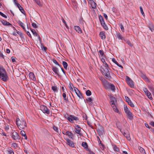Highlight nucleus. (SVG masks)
I'll return each mask as SVG.
<instances>
[{
    "mask_svg": "<svg viewBox=\"0 0 154 154\" xmlns=\"http://www.w3.org/2000/svg\"><path fill=\"white\" fill-rule=\"evenodd\" d=\"M20 134L22 136H23V139H27V136L25 134V132L24 131H21L20 132Z\"/></svg>",
    "mask_w": 154,
    "mask_h": 154,
    "instance_id": "obj_26",
    "label": "nucleus"
},
{
    "mask_svg": "<svg viewBox=\"0 0 154 154\" xmlns=\"http://www.w3.org/2000/svg\"><path fill=\"white\" fill-rule=\"evenodd\" d=\"M120 131L122 133L124 136L128 140H130L131 138L128 132V131H122L121 129H120Z\"/></svg>",
    "mask_w": 154,
    "mask_h": 154,
    "instance_id": "obj_12",
    "label": "nucleus"
},
{
    "mask_svg": "<svg viewBox=\"0 0 154 154\" xmlns=\"http://www.w3.org/2000/svg\"><path fill=\"white\" fill-rule=\"evenodd\" d=\"M115 99V98L112 96L111 97L110 101V104L112 107H113V106H115V104L114 103V100Z\"/></svg>",
    "mask_w": 154,
    "mask_h": 154,
    "instance_id": "obj_19",
    "label": "nucleus"
},
{
    "mask_svg": "<svg viewBox=\"0 0 154 154\" xmlns=\"http://www.w3.org/2000/svg\"><path fill=\"white\" fill-rule=\"evenodd\" d=\"M51 89L54 93H57L58 91V88L55 85L51 87Z\"/></svg>",
    "mask_w": 154,
    "mask_h": 154,
    "instance_id": "obj_20",
    "label": "nucleus"
},
{
    "mask_svg": "<svg viewBox=\"0 0 154 154\" xmlns=\"http://www.w3.org/2000/svg\"><path fill=\"white\" fill-rule=\"evenodd\" d=\"M125 99L126 101L128 103V102H130L131 101L130 99L127 96L125 97Z\"/></svg>",
    "mask_w": 154,
    "mask_h": 154,
    "instance_id": "obj_61",
    "label": "nucleus"
},
{
    "mask_svg": "<svg viewBox=\"0 0 154 154\" xmlns=\"http://www.w3.org/2000/svg\"><path fill=\"white\" fill-rule=\"evenodd\" d=\"M0 58H4V56L3 55L2 53L0 51Z\"/></svg>",
    "mask_w": 154,
    "mask_h": 154,
    "instance_id": "obj_63",
    "label": "nucleus"
},
{
    "mask_svg": "<svg viewBox=\"0 0 154 154\" xmlns=\"http://www.w3.org/2000/svg\"><path fill=\"white\" fill-rule=\"evenodd\" d=\"M63 97V98L64 100L65 101L66 103H67L68 101V99L67 97H66V95L65 93H64L63 94H62Z\"/></svg>",
    "mask_w": 154,
    "mask_h": 154,
    "instance_id": "obj_29",
    "label": "nucleus"
},
{
    "mask_svg": "<svg viewBox=\"0 0 154 154\" xmlns=\"http://www.w3.org/2000/svg\"><path fill=\"white\" fill-rule=\"evenodd\" d=\"M116 36L119 39L125 41V39L122 36V35L119 32H117Z\"/></svg>",
    "mask_w": 154,
    "mask_h": 154,
    "instance_id": "obj_15",
    "label": "nucleus"
},
{
    "mask_svg": "<svg viewBox=\"0 0 154 154\" xmlns=\"http://www.w3.org/2000/svg\"><path fill=\"white\" fill-rule=\"evenodd\" d=\"M108 68V67L103 65L101 66L100 69L101 72L106 78L107 79H110L111 77Z\"/></svg>",
    "mask_w": 154,
    "mask_h": 154,
    "instance_id": "obj_2",
    "label": "nucleus"
},
{
    "mask_svg": "<svg viewBox=\"0 0 154 154\" xmlns=\"http://www.w3.org/2000/svg\"><path fill=\"white\" fill-rule=\"evenodd\" d=\"M62 64L64 69L66 70L67 69L68 66L67 63L65 61H63L62 62Z\"/></svg>",
    "mask_w": 154,
    "mask_h": 154,
    "instance_id": "obj_31",
    "label": "nucleus"
},
{
    "mask_svg": "<svg viewBox=\"0 0 154 154\" xmlns=\"http://www.w3.org/2000/svg\"><path fill=\"white\" fill-rule=\"evenodd\" d=\"M40 109L44 113H46L47 114H49L50 113V111L49 109H48L47 107L41 105L40 106Z\"/></svg>",
    "mask_w": 154,
    "mask_h": 154,
    "instance_id": "obj_7",
    "label": "nucleus"
},
{
    "mask_svg": "<svg viewBox=\"0 0 154 154\" xmlns=\"http://www.w3.org/2000/svg\"><path fill=\"white\" fill-rule=\"evenodd\" d=\"M113 149L115 151L117 152H119V148L116 145H114L113 146Z\"/></svg>",
    "mask_w": 154,
    "mask_h": 154,
    "instance_id": "obj_36",
    "label": "nucleus"
},
{
    "mask_svg": "<svg viewBox=\"0 0 154 154\" xmlns=\"http://www.w3.org/2000/svg\"><path fill=\"white\" fill-rule=\"evenodd\" d=\"M99 55L103 56L104 54V53L103 50H100L99 51Z\"/></svg>",
    "mask_w": 154,
    "mask_h": 154,
    "instance_id": "obj_58",
    "label": "nucleus"
},
{
    "mask_svg": "<svg viewBox=\"0 0 154 154\" xmlns=\"http://www.w3.org/2000/svg\"><path fill=\"white\" fill-rule=\"evenodd\" d=\"M30 30L32 32V33L35 36L37 37L40 40V37L39 35L37 33V32H36L35 30L34 29H30Z\"/></svg>",
    "mask_w": 154,
    "mask_h": 154,
    "instance_id": "obj_17",
    "label": "nucleus"
},
{
    "mask_svg": "<svg viewBox=\"0 0 154 154\" xmlns=\"http://www.w3.org/2000/svg\"><path fill=\"white\" fill-rule=\"evenodd\" d=\"M78 91L79 93L77 94V96L79 98L82 99L83 97L82 94L80 93L79 91Z\"/></svg>",
    "mask_w": 154,
    "mask_h": 154,
    "instance_id": "obj_46",
    "label": "nucleus"
},
{
    "mask_svg": "<svg viewBox=\"0 0 154 154\" xmlns=\"http://www.w3.org/2000/svg\"><path fill=\"white\" fill-rule=\"evenodd\" d=\"M86 100L89 102L91 105L92 104L93 100L91 97H88L87 99H86Z\"/></svg>",
    "mask_w": 154,
    "mask_h": 154,
    "instance_id": "obj_34",
    "label": "nucleus"
},
{
    "mask_svg": "<svg viewBox=\"0 0 154 154\" xmlns=\"http://www.w3.org/2000/svg\"><path fill=\"white\" fill-rule=\"evenodd\" d=\"M101 60L102 62L103 63V64L105 65V66H107V67H108V65L104 59L103 58H102L101 59Z\"/></svg>",
    "mask_w": 154,
    "mask_h": 154,
    "instance_id": "obj_43",
    "label": "nucleus"
},
{
    "mask_svg": "<svg viewBox=\"0 0 154 154\" xmlns=\"http://www.w3.org/2000/svg\"><path fill=\"white\" fill-rule=\"evenodd\" d=\"M66 143L67 144H68L69 147L72 148L75 147L74 143L72 141L68 138L66 139Z\"/></svg>",
    "mask_w": 154,
    "mask_h": 154,
    "instance_id": "obj_11",
    "label": "nucleus"
},
{
    "mask_svg": "<svg viewBox=\"0 0 154 154\" xmlns=\"http://www.w3.org/2000/svg\"><path fill=\"white\" fill-rule=\"evenodd\" d=\"M1 22L2 24L4 26H8L11 25L10 23L4 20H1Z\"/></svg>",
    "mask_w": 154,
    "mask_h": 154,
    "instance_id": "obj_18",
    "label": "nucleus"
},
{
    "mask_svg": "<svg viewBox=\"0 0 154 154\" xmlns=\"http://www.w3.org/2000/svg\"><path fill=\"white\" fill-rule=\"evenodd\" d=\"M140 10L141 13L142 14V15H143V16H144V13L143 12V8H142V7H141V6H140Z\"/></svg>",
    "mask_w": 154,
    "mask_h": 154,
    "instance_id": "obj_53",
    "label": "nucleus"
},
{
    "mask_svg": "<svg viewBox=\"0 0 154 154\" xmlns=\"http://www.w3.org/2000/svg\"><path fill=\"white\" fill-rule=\"evenodd\" d=\"M149 28L152 32H153L154 30V27L152 24H151V26H149Z\"/></svg>",
    "mask_w": 154,
    "mask_h": 154,
    "instance_id": "obj_48",
    "label": "nucleus"
},
{
    "mask_svg": "<svg viewBox=\"0 0 154 154\" xmlns=\"http://www.w3.org/2000/svg\"><path fill=\"white\" fill-rule=\"evenodd\" d=\"M52 61L55 64L58 66L60 67H61V66L59 65V64L58 63V62L55 59H52Z\"/></svg>",
    "mask_w": 154,
    "mask_h": 154,
    "instance_id": "obj_42",
    "label": "nucleus"
},
{
    "mask_svg": "<svg viewBox=\"0 0 154 154\" xmlns=\"http://www.w3.org/2000/svg\"><path fill=\"white\" fill-rule=\"evenodd\" d=\"M141 77L143 79L145 80H147L148 79L146 76L143 74L142 75Z\"/></svg>",
    "mask_w": 154,
    "mask_h": 154,
    "instance_id": "obj_60",
    "label": "nucleus"
},
{
    "mask_svg": "<svg viewBox=\"0 0 154 154\" xmlns=\"http://www.w3.org/2000/svg\"><path fill=\"white\" fill-rule=\"evenodd\" d=\"M113 108V110L116 112L117 113L119 112V110L116 106L115 105L113 106V107H112Z\"/></svg>",
    "mask_w": 154,
    "mask_h": 154,
    "instance_id": "obj_38",
    "label": "nucleus"
},
{
    "mask_svg": "<svg viewBox=\"0 0 154 154\" xmlns=\"http://www.w3.org/2000/svg\"><path fill=\"white\" fill-rule=\"evenodd\" d=\"M149 124L152 127H154V122L152 121L151 122L149 123Z\"/></svg>",
    "mask_w": 154,
    "mask_h": 154,
    "instance_id": "obj_64",
    "label": "nucleus"
},
{
    "mask_svg": "<svg viewBox=\"0 0 154 154\" xmlns=\"http://www.w3.org/2000/svg\"><path fill=\"white\" fill-rule=\"evenodd\" d=\"M143 91L145 92V94L148 97L150 100H152V95L149 92V91L146 88H143Z\"/></svg>",
    "mask_w": 154,
    "mask_h": 154,
    "instance_id": "obj_10",
    "label": "nucleus"
},
{
    "mask_svg": "<svg viewBox=\"0 0 154 154\" xmlns=\"http://www.w3.org/2000/svg\"><path fill=\"white\" fill-rule=\"evenodd\" d=\"M8 154H14L13 150L11 149H9L7 150Z\"/></svg>",
    "mask_w": 154,
    "mask_h": 154,
    "instance_id": "obj_40",
    "label": "nucleus"
},
{
    "mask_svg": "<svg viewBox=\"0 0 154 154\" xmlns=\"http://www.w3.org/2000/svg\"><path fill=\"white\" fill-rule=\"evenodd\" d=\"M5 129L7 131L9 129V126L8 125H5L4 127Z\"/></svg>",
    "mask_w": 154,
    "mask_h": 154,
    "instance_id": "obj_52",
    "label": "nucleus"
},
{
    "mask_svg": "<svg viewBox=\"0 0 154 154\" xmlns=\"http://www.w3.org/2000/svg\"><path fill=\"white\" fill-rule=\"evenodd\" d=\"M128 103L132 107H134V105L131 100L130 102H128Z\"/></svg>",
    "mask_w": 154,
    "mask_h": 154,
    "instance_id": "obj_49",
    "label": "nucleus"
},
{
    "mask_svg": "<svg viewBox=\"0 0 154 154\" xmlns=\"http://www.w3.org/2000/svg\"><path fill=\"white\" fill-rule=\"evenodd\" d=\"M12 145L13 147H14V148H16L18 147L17 144L16 143H13L12 144Z\"/></svg>",
    "mask_w": 154,
    "mask_h": 154,
    "instance_id": "obj_55",
    "label": "nucleus"
},
{
    "mask_svg": "<svg viewBox=\"0 0 154 154\" xmlns=\"http://www.w3.org/2000/svg\"><path fill=\"white\" fill-rule=\"evenodd\" d=\"M20 137L19 135L17 132L15 131H13L12 134V138L13 140H16L20 139Z\"/></svg>",
    "mask_w": 154,
    "mask_h": 154,
    "instance_id": "obj_9",
    "label": "nucleus"
},
{
    "mask_svg": "<svg viewBox=\"0 0 154 154\" xmlns=\"http://www.w3.org/2000/svg\"><path fill=\"white\" fill-rule=\"evenodd\" d=\"M18 8L22 13L23 14H25V11L22 7L21 6L19 8Z\"/></svg>",
    "mask_w": 154,
    "mask_h": 154,
    "instance_id": "obj_44",
    "label": "nucleus"
},
{
    "mask_svg": "<svg viewBox=\"0 0 154 154\" xmlns=\"http://www.w3.org/2000/svg\"><path fill=\"white\" fill-rule=\"evenodd\" d=\"M62 21L63 23L65 24L66 27L67 29H68L69 27H68V26H67V25L66 21H65V20L63 18L62 19Z\"/></svg>",
    "mask_w": 154,
    "mask_h": 154,
    "instance_id": "obj_47",
    "label": "nucleus"
},
{
    "mask_svg": "<svg viewBox=\"0 0 154 154\" xmlns=\"http://www.w3.org/2000/svg\"><path fill=\"white\" fill-rule=\"evenodd\" d=\"M99 35L102 39H104L106 38L105 33L104 31L100 32L99 34Z\"/></svg>",
    "mask_w": 154,
    "mask_h": 154,
    "instance_id": "obj_16",
    "label": "nucleus"
},
{
    "mask_svg": "<svg viewBox=\"0 0 154 154\" xmlns=\"http://www.w3.org/2000/svg\"><path fill=\"white\" fill-rule=\"evenodd\" d=\"M69 87L70 90L71 91H73V89L72 88V85L73 86V85H72V84L70 83H69Z\"/></svg>",
    "mask_w": 154,
    "mask_h": 154,
    "instance_id": "obj_62",
    "label": "nucleus"
},
{
    "mask_svg": "<svg viewBox=\"0 0 154 154\" xmlns=\"http://www.w3.org/2000/svg\"><path fill=\"white\" fill-rule=\"evenodd\" d=\"M18 23L19 25L24 30H25V28L23 26L24 24L20 20L18 21Z\"/></svg>",
    "mask_w": 154,
    "mask_h": 154,
    "instance_id": "obj_32",
    "label": "nucleus"
},
{
    "mask_svg": "<svg viewBox=\"0 0 154 154\" xmlns=\"http://www.w3.org/2000/svg\"><path fill=\"white\" fill-rule=\"evenodd\" d=\"M108 84H109L108 85L110 89L111 90H112V91H115V89L114 85L113 84H112L110 83H109Z\"/></svg>",
    "mask_w": 154,
    "mask_h": 154,
    "instance_id": "obj_25",
    "label": "nucleus"
},
{
    "mask_svg": "<svg viewBox=\"0 0 154 154\" xmlns=\"http://www.w3.org/2000/svg\"><path fill=\"white\" fill-rule=\"evenodd\" d=\"M75 29L78 33H81L82 32V31L80 28V27L78 26H75Z\"/></svg>",
    "mask_w": 154,
    "mask_h": 154,
    "instance_id": "obj_22",
    "label": "nucleus"
},
{
    "mask_svg": "<svg viewBox=\"0 0 154 154\" xmlns=\"http://www.w3.org/2000/svg\"><path fill=\"white\" fill-rule=\"evenodd\" d=\"M52 70L57 75L59 76V71L57 67L53 66H52Z\"/></svg>",
    "mask_w": 154,
    "mask_h": 154,
    "instance_id": "obj_14",
    "label": "nucleus"
},
{
    "mask_svg": "<svg viewBox=\"0 0 154 154\" xmlns=\"http://www.w3.org/2000/svg\"><path fill=\"white\" fill-rule=\"evenodd\" d=\"M0 134L1 135L3 136H5V137H7L8 136V135H7L3 131V130H2V131H1Z\"/></svg>",
    "mask_w": 154,
    "mask_h": 154,
    "instance_id": "obj_51",
    "label": "nucleus"
},
{
    "mask_svg": "<svg viewBox=\"0 0 154 154\" xmlns=\"http://www.w3.org/2000/svg\"><path fill=\"white\" fill-rule=\"evenodd\" d=\"M100 23L102 26L106 30H107L108 29V28L106 24L104 21L103 22L101 23Z\"/></svg>",
    "mask_w": 154,
    "mask_h": 154,
    "instance_id": "obj_27",
    "label": "nucleus"
},
{
    "mask_svg": "<svg viewBox=\"0 0 154 154\" xmlns=\"http://www.w3.org/2000/svg\"><path fill=\"white\" fill-rule=\"evenodd\" d=\"M112 61L113 63H115L117 66L119 67H121L122 68H123V66L121 65H120L114 58H112Z\"/></svg>",
    "mask_w": 154,
    "mask_h": 154,
    "instance_id": "obj_28",
    "label": "nucleus"
},
{
    "mask_svg": "<svg viewBox=\"0 0 154 154\" xmlns=\"http://www.w3.org/2000/svg\"><path fill=\"white\" fill-rule=\"evenodd\" d=\"M0 79L5 82L9 80V78L6 70L0 74Z\"/></svg>",
    "mask_w": 154,
    "mask_h": 154,
    "instance_id": "obj_4",
    "label": "nucleus"
},
{
    "mask_svg": "<svg viewBox=\"0 0 154 154\" xmlns=\"http://www.w3.org/2000/svg\"><path fill=\"white\" fill-rule=\"evenodd\" d=\"M39 6H41L42 4L40 0H33Z\"/></svg>",
    "mask_w": 154,
    "mask_h": 154,
    "instance_id": "obj_35",
    "label": "nucleus"
},
{
    "mask_svg": "<svg viewBox=\"0 0 154 154\" xmlns=\"http://www.w3.org/2000/svg\"><path fill=\"white\" fill-rule=\"evenodd\" d=\"M87 123L88 126L92 128H93V126L92 125L91 123L89 121H87Z\"/></svg>",
    "mask_w": 154,
    "mask_h": 154,
    "instance_id": "obj_54",
    "label": "nucleus"
},
{
    "mask_svg": "<svg viewBox=\"0 0 154 154\" xmlns=\"http://www.w3.org/2000/svg\"><path fill=\"white\" fill-rule=\"evenodd\" d=\"M126 42V43L129 45L131 47H132L133 46V45L131 43L130 41L129 40H125L124 41Z\"/></svg>",
    "mask_w": 154,
    "mask_h": 154,
    "instance_id": "obj_41",
    "label": "nucleus"
},
{
    "mask_svg": "<svg viewBox=\"0 0 154 154\" xmlns=\"http://www.w3.org/2000/svg\"><path fill=\"white\" fill-rule=\"evenodd\" d=\"M86 94L87 96H90L91 94V92L89 90H87L86 92Z\"/></svg>",
    "mask_w": 154,
    "mask_h": 154,
    "instance_id": "obj_45",
    "label": "nucleus"
},
{
    "mask_svg": "<svg viewBox=\"0 0 154 154\" xmlns=\"http://www.w3.org/2000/svg\"><path fill=\"white\" fill-rule=\"evenodd\" d=\"M29 76L30 79L32 80H36V78L35 77V75L33 72H30L29 74Z\"/></svg>",
    "mask_w": 154,
    "mask_h": 154,
    "instance_id": "obj_21",
    "label": "nucleus"
},
{
    "mask_svg": "<svg viewBox=\"0 0 154 154\" xmlns=\"http://www.w3.org/2000/svg\"><path fill=\"white\" fill-rule=\"evenodd\" d=\"M63 133L64 134L63 132ZM66 135H67L69 138L73 139L74 137V136L73 135V134L71 133V132L69 131H66L65 133V134Z\"/></svg>",
    "mask_w": 154,
    "mask_h": 154,
    "instance_id": "obj_13",
    "label": "nucleus"
},
{
    "mask_svg": "<svg viewBox=\"0 0 154 154\" xmlns=\"http://www.w3.org/2000/svg\"><path fill=\"white\" fill-rule=\"evenodd\" d=\"M124 110L128 119H132L133 118V115L130 111V109L128 108L126 105H124Z\"/></svg>",
    "mask_w": 154,
    "mask_h": 154,
    "instance_id": "obj_3",
    "label": "nucleus"
},
{
    "mask_svg": "<svg viewBox=\"0 0 154 154\" xmlns=\"http://www.w3.org/2000/svg\"><path fill=\"white\" fill-rule=\"evenodd\" d=\"M82 116L84 119L87 120V116L85 113H83Z\"/></svg>",
    "mask_w": 154,
    "mask_h": 154,
    "instance_id": "obj_56",
    "label": "nucleus"
},
{
    "mask_svg": "<svg viewBox=\"0 0 154 154\" xmlns=\"http://www.w3.org/2000/svg\"><path fill=\"white\" fill-rule=\"evenodd\" d=\"M82 145L85 149H88V145L87 143L85 142H83L82 143Z\"/></svg>",
    "mask_w": 154,
    "mask_h": 154,
    "instance_id": "obj_30",
    "label": "nucleus"
},
{
    "mask_svg": "<svg viewBox=\"0 0 154 154\" xmlns=\"http://www.w3.org/2000/svg\"><path fill=\"white\" fill-rule=\"evenodd\" d=\"M0 15H1V16H2V17H4V18H7V16L1 11H0Z\"/></svg>",
    "mask_w": 154,
    "mask_h": 154,
    "instance_id": "obj_59",
    "label": "nucleus"
},
{
    "mask_svg": "<svg viewBox=\"0 0 154 154\" xmlns=\"http://www.w3.org/2000/svg\"><path fill=\"white\" fill-rule=\"evenodd\" d=\"M119 26L121 29L122 32H125V29L123 24L122 23H120L119 25Z\"/></svg>",
    "mask_w": 154,
    "mask_h": 154,
    "instance_id": "obj_39",
    "label": "nucleus"
},
{
    "mask_svg": "<svg viewBox=\"0 0 154 154\" xmlns=\"http://www.w3.org/2000/svg\"><path fill=\"white\" fill-rule=\"evenodd\" d=\"M67 120L71 123H74V120L77 121L79 120V118L74 115H69L68 117L67 118Z\"/></svg>",
    "mask_w": 154,
    "mask_h": 154,
    "instance_id": "obj_6",
    "label": "nucleus"
},
{
    "mask_svg": "<svg viewBox=\"0 0 154 154\" xmlns=\"http://www.w3.org/2000/svg\"><path fill=\"white\" fill-rule=\"evenodd\" d=\"M32 25L33 27L34 28H36L37 27V26L36 24L35 23H32Z\"/></svg>",
    "mask_w": 154,
    "mask_h": 154,
    "instance_id": "obj_57",
    "label": "nucleus"
},
{
    "mask_svg": "<svg viewBox=\"0 0 154 154\" xmlns=\"http://www.w3.org/2000/svg\"><path fill=\"white\" fill-rule=\"evenodd\" d=\"M138 148L141 154H146L145 150L142 147L140 146H138Z\"/></svg>",
    "mask_w": 154,
    "mask_h": 154,
    "instance_id": "obj_24",
    "label": "nucleus"
},
{
    "mask_svg": "<svg viewBox=\"0 0 154 154\" xmlns=\"http://www.w3.org/2000/svg\"><path fill=\"white\" fill-rule=\"evenodd\" d=\"M53 128V129L57 132H58V129L57 127L55 126H54Z\"/></svg>",
    "mask_w": 154,
    "mask_h": 154,
    "instance_id": "obj_50",
    "label": "nucleus"
},
{
    "mask_svg": "<svg viewBox=\"0 0 154 154\" xmlns=\"http://www.w3.org/2000/svg\"><path fill=\"white\" fill-rule=\"evenodd\" d=\"M16 124L18 128L20 130L24 129L27 126L26 122L23 119L20 120L19 118H17Z\"/></svg>",
    "mask_w": 154,
    "mask_h": 154,
    "instance_id": "obj_1",
    "label": "nucleus"
},
{
    "mask_svg": "<svg viewBox=\"0 0 154 154\" xmlns=\"http://www.w3.org/2000/svg\"><path fill=\"white\" fill-rule=\"evenodd\" d=\"M5 71H6V70L4 68L3 66L1 65H0V74H1Z\"/></svg>",
    "mask_w": 154,
    "mask_h": 154,
    "instance_id": "obj_33",
    "label": "nucleus"
},
{
    "mask_svg": "<svg viewBox=\"0 0 154 154\" xmlns=\"http://www.w3.org/2000/svg\"><path fill=\"white\" fill-rule=\"evenodd\" d=\"M125 79L128 85L131 88L134 87V82L130 77L127 76H126Z\"/></svg>",
    "mask_w": 154,
    "mask_h": 154,
    "instance_id": "obj_5",
    "label": "nucleus"
},
{
    "mask_svg": "<svg viewBox=\"0 0 154 154\" xmlns=\"http://www.w3.org/2000/svg\"><path fill=\"white\" fill-rule=\"evenodd\" d=\"M89 4L91 5L92 8L93 9H95L96 8L97 5L94 1H91Z\"/></svg>",
    "mask_w": 154,
    "mask_h": 154,
    "instance_id": "obj_23",
    "label": "nucleus"
},
{
    "mask_svg": "<svg viewBox=\"0 0 154 154\" xmlns=\"http://www.w3.org/2000/svg\"><path fill=\"white\" fill-rule=\"evenodd\" d=\"M99 18L100 23L104 21L103 17L101 15H100L99 16Z\"/></svg>",
    "mask_w": 154,
    "mask_h": 154,
    "instance_id": "obj_37",
    "label": "nucleus"
},
{
    "mask_svg": "<svg viewBox=\"0 0 154 154\" xmlns=\"http://www.w3.org/2000/svg\"><path fill=\"white\" fill-rule=\"evenodd\" d=\"M74 127L75 128L74 130L75 132L79 135L82 136V134L80 133L81 129V127L77 125H75V126H74Z\"/></svg>",
    "mask_w": 154,
    "mask_h": 154,
    "instance_id": "obj_8",
    "label": "nucleus"
}]
</instances>
